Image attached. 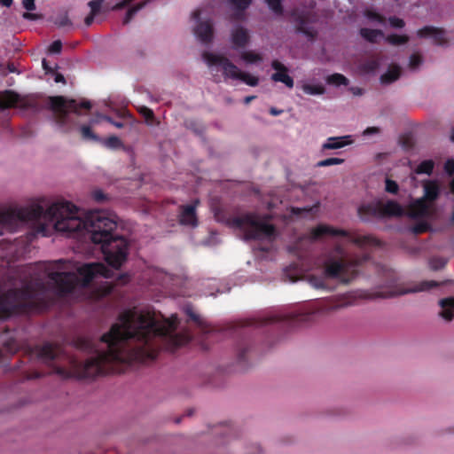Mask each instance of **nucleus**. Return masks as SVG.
<instances>
[{"label": "nucleus", "instance_id": "obj_1", "mask_svg": "<svg viewBox=\"0 0 454 454\" xmlns=\"http://www.w3.org/2000/svg\"><path fill=\"white\" fill-rule=\"evenodd\" d=\"M118 320L100 338L106 346V350H97L83 364L74 362L80 379L90 380L114 372L117 364L154 360L163 344L169 343L172 348H176L192 340L188 333H176L179 324L176 317L160 321L154 312L133 308L121 312Z\"/></svg>", "mask_w": 454, "mask_h": 454}, {"label": "nucleus", "instance_id": "obj_2", "mask_svg": "<svg viewBox=\"0 0 454 454\" xmlns=\"http://www.w3.org/2000/svg\"><path fill=\"white\" fill-rule=\"evenodd\" d=\"M19 222H44L67 237L88 238L100 245L108 265L118 270L127 261L129 242L117 234V217L106 211H93L84 217L78 208L66 200L56 201L46 209L39 203L0 210V226L13 228Z\"/></svg>", "mask_w": 454, "mask_h": 454}, {"label": "nucleus", "instance_id": "obj_3", "mask_svg": "<svg viewBox=\"0 0 454 454\" xmlns=\"http://www.w3.org/2000/svg\"><path fill=\"white\" fill-rule=\"evenodd\" d=\"M64 260L49 262L45 271L48 278L54 284L58 294L64 296L74 291L76 286L85 287L90 285L97 276L109 278L112 271L102 262L85 263L78 268L77 273L59 272L54 270L63 269Z\"/></svg>", "mask_w": 454, "mask_h": 454}, {"label": "nucleus", "instance_id": "obj_4", "mask_svg": "<svg viewBox=\"0 0 454 454\" xmlns=\"http://www.w3.org/2000/svg\"><path fill=\"white\" fill-rule=\"evenodd\" d=\"M44 283H28L20 288H11L0 294V321L15 315L42 310L45 303L41 301L37 289L44 291Z\"/></svg>", "mask_w": 454, "mask_h": 454}, {"label": "nucleus", "instance_id": "obj_5", "mask_svg": "<svg viewBox=\"0 0 454 454\" xmlns=\"http://www.w3.org/2000/svg\"><path fill=\"white\" fill-rule=\"evenodd\" d=\"M346 306H348V303L340 298L325 300L319 301L309 310L294 314L274 315L262 318H254L248 320L247 322V325L261 327L274 323L283 322L288 326L293 327L299 324L309 322L316 316L329 314Z\"/></svg>", "mask_w": 454, "mask_h": 454}, {"label": "nucleus", "instance_id": "obj_6", "mask_svg": "<svg viewBox=\"0 0 454 454\" xmlns=\"http://www.w3.org/2000/svg\"><path fill=\"white\" fill-rule=\"evenodd\" d=\"M227 224L243 231L246 240L273 241L277 236L276 227L260 219L254 213H246L228 219Z\"/></svg>", "mask_w": 454, "mask_h": 454}, {"label": "nucleus", "instance_id": "obj_7", "mask_svg": "<svg viewBox=\"0 0 454 454\" xmlns=\"http://www.w3.org/2000/svg\"><path fill=\"white\" fill-rule=\"evenodd\" d=\"M333 256L325 262V274L332 278H338L341 282L348 283L358 274V267L367 257L351 260L348 257L345 249L337 245L333 251Z\"/></svg>", "mask_w": 454, "mask_h": 454}, {"label": "nucleus", "instance_id": "obj_8", "mask_svg": "<svg viewBox=\"0 0 454 454\" xmlns=\"http://www.w3.org/2000/svg\"><path fill=\"white\" fill-rule=\"evenodd\" d=\"M208 67H220L225 78L240 80L246 84L254 87L258 85L259 79L248 73L240 71L226 57L205 51L202 55Z\"/></svg>", "mask_w": 454, "mask_h": 454}, {"label": "nucleus", "instance_id": "obj_9", "mask_svg": "<svg viewBox=\"0 0 454 454\" xmlns=\"http://www.w3.org/2000/svg\"><path fill=\"white\" fill-rule=\"evenodd\" d=\"M49 107L53 112L56 122L60 127H65L69 121V112L80 114V109L90 110L91 103L88 100H82L77 103L74 99H66L63 96H53L48 98Z\"/></svg>", "mask_w": 454, "mask_h": 454}, {"label": "nucleus", "instance_id": "obj_10", "mask_svg": "<svg viewBox=\"0 0 454 454\" xmlns=\"http://www.w3.org/2000/svg\"><path fill=\"white\" fill-rule=\"evenodd\" d=\"M358 215L363 221L372 217H401L405 215L403 207L395 200L372 202L359 207Z\"/></svg>", "mask_w": 454, "mask_h": 454}, {"label": "nucleus", "instance_id": "obj_11", "mask_svg": "<svg viewBox=\"0 0 454 454\" xmlns=\"http://www.w3.org/2000/svg\"><path fill=\"white\" fill-rule=\"evenodd\" d=\"M311 239L314 240L319 239L325 236H341L346 237L348 240L358 246L359 247H365L368 246H379L380 241L370 235H352L348 231L341 229L334 228L327 224H318L313 228L310 232Z\"/></svg>", "mask_w": 454, "mask_h": 454}, {"label": "nucleus", "instance_id": "obj_12", "mask_svg": "<svg viewBox=\"0 0 454 454\" xmlns=\"http://www.w3.org/2000/svg\"><path fill=\"white\" fill-rule=\"evenodd\" d=\"M20 106L23 109L39 110L40 106L36 99L33 98H21L12 90H5L0 93V107L3 109Z\"/></svg>", "mask_w": 454, "mask_h": 454}, {"label": "nucleus", "instance_id": "obj_13", "mask_svg": "<svg viewBox=\"0 0 454 454\" xmlns=\"http://www.w3.org/2000/svg\"><path fill=\"white\" fill-rule=\"evenodd\" d=\"M61 353L59 346L52 343H45L43 346L30 348L27 351L29 358L36 357L45 364L52 363Z\"/></svg>", "mask_w": 454, "mask_h": 454}, {"label": "nucleus", "instance_id": "obj_14", "mask_svg": "<svg viewBox=\"0 0 454 454\" xmlns=\"http://www.w3.org/2000/svg\"><path fill=\"white\" fill-rule=\"evenodd\" d=\"M292 19L295 25L296 33L303 34L309 41H314L317 38V31L308 27L309 23L313 22L309 12H293Z\"/></svg>", "mask_w": 454, "mask_h": 454}, {"label": "nucleus", "instance_id": "obj_15", "mask_svg": "<svg viewBox=\"0 0 454 454\" xmlns=\"http://www.w3.org/2000/svg\"><path fill=\"white\" fill-rule=\"evenodd\" d=\"M271 67L276 71L270 76L275 82H282L287 88L292 89L294 85V79L288 74V68L278 59L271 62Z\"/></svg>", "mask_w": 454, "mask_h": 454}, {"label": "nucleus", "instance_id": "obj_16", "mask_svg": "<svg viewBox=\"0 0 454 454\" xmlns=\"http://www.w3.org/2000/svg\"><path fill=\"white\" fill-rule=\"evenodd\" d=\"M418 36L421 38L432 37L437 45H445L448 42L445 37V31L432 26H426L418 30Z\"/></svg>", "mask_w": 454, "mask_h": 454}, {"label": "nucleus", "instance_id": "obj_17", "mask_svg": "<svg viewBox=\"0 0 454 454\" xmlns=\"http://www.w3.org/2000/svg\"><path fill=\"white\" fill-rule=\"evenodd\" d=\"M199 200H195L193 204L183 205L180 207L179 221L183 225L196 226L198 223L196 216V206Z\"/></svg>", "mask_w": 454, "mask_h": 454}, {"label": "nucleus", "instance_id": "obj_18", "mask_svg": "<svg viewBox=\"0 0 454 454\" xmlns=\"http://www.w3.org/2000/svg\"><path fill=\"white\" fill-rule=\"evenodd\" d=\"M430 214V205L423 198H419L409 206V216L411 218L425 217Z\"/></svg>", "mask_w": 454, "mask_h": 454}, {"label": "nucleus", "instance_id": "obj_19", "mask_svg": "<svg viewBox=\"0 0 454 454\" xmlns=\"http://www.w3.org/2000/svg\"><path fill=\"white\" fill-rule=\"evenodd\" d=\"M194 34L201 43H211L214 35L213 24L210 20L199 22L194 28Z\"/></svg>", "mask_w": 454, "mask_h": 454}, {"label": "nucleus", "instance_id": "obj_20", "mask_svg": "<svg viewBox=\"0 0 454 454\" xmlns=\"http://www.w3.org/2000/svg\"><path fill=\"white\" fill-rule=\"evenodd\" d=\"M424 196L422 197L428 203L434 202L440 196L441 189L435 180H427L423 183Z\"/></svg>", "mask_w": 454, "mask_h": 454}, {"label": "nucleus", "instance_id": "obj_21", "mask_svg": "<svg viewBox=\"0 0 454 454\" xmlns=\"http://www.w3.org/2000/svg\"><path fill=\"white\" fill-rule=\"evenodd\" d=\"M231 42L235 48H243L249 42V35L243 27H236L231 33Z\"/></svg>", "mask_w": 454, "mask_h": 454}, {"label": "nucleus", "instance_id": "obj_22", "mask_svg": "<svg viewBox=\"0 0 454 454\" xmlns=\"http://www.w3.org/2000/svg\"><path fill=\"white\" fill-rule=\"evenodd\" d=\"M441 311L439 315L446 321H451L454 317V297H448L439 301Z\"/></svg>", "mask_w": 454, "mask_h": 454}, {"label": "nucleus", "instance_id": "obj_23", "mask_svg": "<svg viewBox=\"0 0 454 454\" xmlns=\"http://www.w3.org/2000/svg\"><path fill=\"white\" fill-rule=\"evenodd\" d=\"M401 76V68L397 65H391L387 71L380 76V82L382 84H390Z\"/></svg>", "mask_w": 454, "mask_h": 454}, {"label": "nucleus", "instance_id": "obj_24", "mask_svg": "<svg viewBox=\"0 0 454 454\" xmlns=\"http://www.w3.org/2000/svg\"><path fill=\"white\" fill-rule=\"evenodd\" d=\"M349 137H329L323 145V150H335L340 149L349 144Z\"/></svg>", "mask_w": 454, "mask_h": 454}, {"label": "nucleus", "instance_id": "obj_25", "mask_svg": "<svg viewBox=\"0 0 454 454\" xmlns=\"http://www.w3.org/2000/svg\"><path fill=\"white\" fill-rule=\"evenodd\" d=\"M236 10L233 14L234 20H240L243 18L244 11L247 10L252 3V0H227Z\"/></svg>", "mask_w": 454, "mask_h": 454}, {"label": "nucleus", "instance_id": "obj_26", "mask_svg": "<svg viewBox=\"0 0 454 454\" xmlns=\"http://www.w3.org/2000/svg\"><path fill=\"white\" fill-rule=\"evenodd\" d=\"M360 35L366 40L367 42L371 43H377L378 37L384 36V33L380 29H372V28H367L363 27L359 31Z\"/></svg>", "mask_w": 454, "mask_h": 454}, {"label": "nucleus", "instance_id": "obj_27", "mask_svg": "<svg viewBox=\"0 0 454 454\" xmlns=\"http://www.w3.org/2000/svg\"><path fill=\"white\" fill-rule=\"evenodd\" d=\"M185 313L189 317L190 320H192L199 328L202 331H207V322L200 317V316L193 311V309L190 307L185 309Z\"/></svg>", "mask_w": 454, "mask_h": 454}, {"label": "nucleus", "instance_id": "obj_28", "mask_svg": "<svg viewBox=\"0 0 454 454\" xmlns=\"http://www.w3.org/2000/svg\"><path fill=\"white\" fill-rule=\"evenodd\" d=\"M150 0H145L141 3H138L133 6H131L126 12V15L123 19V24L124 25H127L128 23H129L131 21V20L134 18V16L140 11L142 10L148 3H149Z\"/></svg>", "mask_w": 454, "mask_h": 454}, {"label": "nucleus", "instance_id": "obj_29", "mask_svg": "<svg viewBox=\"0 0 454 454\" xmlns=\"http://www.w3.org/2000/svg\"><path fill=\"white\" fill-rule=\"evenodd\" d=\"M434 168V162L432 160L421 161L416 168L415 173L418 175L426 174L430 176Z\"/></svg>", "mask_w": 454, "mask_h": 454}, {"label": "nucleus", "instance_id": "obj_30", "mask_svg": "<svg viewBox=\"0 0 454 454\" xmlns=\"http://www.w3.org/2000/svg\"><path fill=\"white\" fill-rule=\"evenodd\" d=\"M380 67V60L375 58H372L364 61L361 65V70L365 74L374 73Z\"/></svg>", "mask_w": 454, "mask_h": 454}, {"label": "nucleus", "instance_id": "obj_31", "mask_svg": "<svg viewBox=\"0 0 454 454\" xmlns=\"http://www.w3.org/2000/svg\"><path fill=\"white\" fill-rule=\"evenodd\" d=\"M386 41L392 45H403L409 42V36L405 35H388L386 37Z\"/></svg>", "mask_w": 454, "mask_h": 454}, {"label": "nucleus", "instance_id": "obj_32", "mask_svg": "<svg viewBox=\"0 0 454 454\" xmlns=\"http://www.w3.org/2000/svg\"><path fill=\"white\" fill-rule=\"evenodd\" d=\"M81 135H82V137L84 139V140H91V141H95V142H99L101 141V139L99 138L98 136H97L90 129V126H87V125H82L81 127Z\"/></svg>", "mask_w": 454, "mask_h": 454}, {"label": "nucleus", "instance_id": "obj_33", "mask_svg": "<svg viewBox=\"0 0 454 454\" xmlns=\"http://www.w3.org/2000/svg\"><path fill=\"white\" fill-rule=\"evenodd\" d=\"M327 82L330 84L337 85V86H340V85L346 86L348 84V79L341 74H333L327 77Z\"/></svg>", "mask_w": 454, "mask_h": 454}, {"label": "nucleus", "instance_id": "obj_34", "mask_svg": "<svg viewBox=\"0 0 454 454\" xmlns=\"http://www.w3.org/2000/svg\"><path fill=\"white\" fill-rule=\"evenodd\" d=\"M302 90L304 93L309 95H322L325 93V87L322 85H311V84H304L302 85Z\"/></svg>", "mask_w": 454, "mask_h": 454}, {"label": "nucleus", "instance_id": "obj_35", "mask_svg": "<svg viewBox=\"0 0 454 454\" xmlns=\"http://www.w3.org/2000/svg\"><path fill=\"white\" fill-rule=\"evenodd\" d=\"M439 284L434 280H426L420 282L415 288L411 290V292H424L432 289L433 287L438 286Z\"/></svg>", "mask_w": 454, "mask_h": 454}, {"label": "nucleus", "instance_id": "obj_36", "mask_svg": "<svg viewBox=\"0 0 454 454\" xmlns=\"http://www.w3.org/2000/svg\"><path fill=\"white\" fill-rule=\"evenodd\" d=\"M448 260L444 257L434 256L429 261V264L432 270H438L442 269L447 264Z\"/></svg>", "mask_w": 454, "mask_h": 454}, {"label": "nucleus", "instance_id": "obj_37", "mask_svg": "<svg viewBox=\"0 0 454 454\" xmlns=\"http://www.w3.org/2000/svg\"><path fill=\"white\" fill-rule=\"evenodd\" d=\"M241 59L247 63H255L262 59V56L252 51H244L241 54Z\"/></svg>", "mask_w": 454, "mask_h": 454}, {"label": "nucleus", "instance_id": "obj_38", "mask_svg": "<svg viewBox=\"0 0 454 454\" xmlns=\"http://www.w3.org/2000/svg\"><path fill=\"white\" fill-rule=\"evenodd\" d=\"M103 144L111 149H118L122 146L121 140L116 136H111L103 141Z\"/></svg>", "mask_w": 454, "mask_h": 454}, {"label": "nucleus", "instance_id": "obj_39", "mask_svg": "<svg viewBox=\"0 0 454 454\" xmlns=\"http://www.w3.org/2000/svg\"><path fill=\"white\" fill-rule=\"evenodd\" d=\"M53 22L59 27H64L71 26L72 25V22L69 20V18H68L67 13H62V14L57 15L53 19Z\"/></svg>", "mask_w": 454, "mask_h": 454}, {"label": "nucleus", "instance_id": "obj_40", "mask_svg": "<svg viewBox=\"0 0 454 454\" xmlns=\"http://www.w3.org/2000/svg\"><path fill=\"white\" fill-rule=\"evenodd\" d=\"M283 0H265L266 4H268L269 8L275 12L276 14L281 15L283 13V5H282Z\"/></svg>", "mask_w": 454, "mask_h": 454}, {"label": "nucleus", "instance_id": "obj_41", "mask_svg": "<svg viewBox=\"0 0 454 454\" xmlns=\"http://www.w3.org/2000/svg\"><path fill=\"white\" fill-rule=\"evenodd\" d=\"M139 114H142L147 124L152 125L154 121L153 111L146 106H141L139 108Z\"/></svg>", "mask_w": 454, "mask_h": 454}, {"label": "nucleus", "instance_id": "obj_42", "mask_svg": "<svg viewBox=\"0 0 454 454\" xmlns=\"http://www.w3.org/2000/svg\"><path fill=\"white\" fill-rule=\"evenodd\" d=\"M385 184V190L387 192L391 194H396L398 192L399 185L395 181L386 178Z\"/></svg>", "mask_w": 454, "mask_h": 454}, {"label": "nucleus", "instance_id": "obj_43", "mask_svg": "<svg viewBox=\"0 0 454 454\" xmlns=\"http://www.w3.org/2000/svg\"><path fill=\"white\" fill-rule=\"evenodd\" d=\"M344 162L343 159L340 158H327L317 162V167H328L332 165H338Z\"/></svg>", "mask_w": 454, "mask_h": 454}, {"label": "nucleus", "instance_id": "obj_44", "mask_svg": "<svg viewBox=\"0 0 454 454\" xmlns=\"http://www.w3.org/2000/svg\"><path fill=\"white\" fill-rule=\"evenodd\" d=\"M104 0H91L89 2L88 5L90 8V13L94 15H98L102 8Z\"/></svg>", "mask_w": 454, "mask_h": 454}, {"label": "nucleus", "instance_id": "obj_45", "mask_svg": "<svg viewBox=\"0 0 454 454\" xmlns=\"http://www.w3.org/2000/svg\"><path fill=\"white\" fill-rule=\"evenodd\" d=\"M422 63V57L418 53H413L410 57L409 67L411 69L418 68Z\"/></svg>", "mask_w": 454, "mask_h": 454}, {"label": "nucleus", "instance_id": "obj_46", "mask_svg": "<svg viewBox=\"0 0 454 454\" xmlns=\"http://www.w3.org/2000/svg\"><path fill=\"white\" fill-rule=\"evenodd\" d=\"M429 228H430V226L427 223L420 222V223H416L412 227V232L414 234H421V233L427 231L429 230Z\"/></svg>", "mask_w": 454, "mask_h": 454}, {"label": "nucleus", "instance_id": "obj_47", "mask_svg": "<svg viewBox=\"0 0 454 454\" xmlns=\"http://www.w3.org/2000/svg\"><path fill=\"white\" fill-rule=\"evenodd\" d=\"M249 350L247 344H240L238 348V360L239 363L246 361V354Z\"/></svg>", "mask_w": 454, "mask_h": 454}, {"label": "nucleus", "instance_id": "obj_48", "mask_svg": "<svg viewBox=\"0 0 454 454\" xmlns=\"http://www.w3.org/2000/svg\"><path fill=\"white\" fill-rule=\"evenodd\" d=\"M309 284L317 288V289H319V288H325V282L324 280L319 278V277H316V276H311L309 278Z\"/></svg>", "mask_w": 454, "mask_h": 454}, {"label": "nucleus", "instance_id": "obj_49", "mask_svg": "<svg viewBox=\"0 0 454 454\" xmlns=\"http://www.w3.org/2000/svg\"><path fill=\"white\" fill-rule=\"evenodd\" d=\"M388 22L391 27H395V28H403L405 25L403 20H402L398 17H395V16L389 17Z\"/></svg>", "mask_w": 454, "mask_h": 454}, {"label": "nucleus", "instance_id": "obj_50", "mask_svg": "<svg viewBox=\"0 0 454 454\" xmlns=\"http://www.w3.org/2000/svg\"><path fill=\"white\" fill-rule=\"evenodd\" d=\"M62 50V43L60 40L54 41L49 47V52L52 54L60 53Z\"/></svg>", "mask_w": 454, "mask_h": 454}, {"label": "nucleus", "instance_id": "obj_51", "mask_svg": "<svg viewBox=\"0 0 454 454\" xmlns=\"http://www.w3.org/2000/svg\"><path fill=\"white\" fill-rule=\"evenodd\" d=\"M91 197L97 202H103L106 200V195L101 190L93 191Z\"/></svg>", "mask_w": 454, "mask_h": 454}, {"label": "nucleus", "instance_id": "obj_52", "mask_svg": "<svg viewBox=\"0 0 454 454\" xmlns=\"http://www.w3.org/2000/svg\"><path fill=\"white\" fill-rule=\"evenodd\" d=\"M135 0H121L111 7L113 11H118L128 7Z\"/></svg>", "mask_w": 454, "mask_h": 454}, {"label": "nucleus", "instance_id": "obj_53", "mask_svg": "<svg viewBox=\"0 0 454 454\" xmlns=\"http://www.w3.org/2000/svg\"><path fill=\"white\" fill-rule=\"evenodd\" d=\"M444 169L447 174L450 176H454V160L449 159L444 164Z\"/></svg>", "mask_w": 454, "mask_h": 454}, {"label": "nucleus", "instance_id": "obj_54", "mask_svg": "<svg viewBox=\"0 0 454 454\" xmlns=\"http://www.w3.org/2000/svg\"><path fill=\"white\" fill-rule=\"evenodd\" d=\"M367 17L371 20H376L380 23H384L385 22V18L380 15V13H377L375 12H369L367 13Z\"/></svg>", "mask_w": 454, "mask_h": 454}, {"label": "nucleus", "instance_id": "obj_55", "mask_svg": "<svg viewBox=\"0 0 454 454\" xmlns=\"http://www.w3.org/2000/svg\"><path fill=\"white\" fill-rule=\"evenodd\" d=\"M54 372H55V373H57L58 375H59L63 378H68V377H70V374H71L67 370H66L63 367H59V366L55 367Z\"/></svg>", "mask_w": 454, "mask_h": 454}, {"label": "nucleus", "instance_id": "obj_56", "mask_svg": "<svg viewBox=\"0 0 454 454\" xmlns=\"http://www.w3.org/2000/svg\"><path fill=\"white\" fill-rule=\"evenodd\" d=\"M22 4L27 11H34L35 9V0H23Z\"/></svg>", "mask_w": 454, "mask_h": 454}, {"label": "nucleus", "instance_id": "obj_57", "mask_svg": "<svg viewBox=\"0 0 454 454\" xmlns=\"http://www.w3.org/2000/svg\"><path fill=\"white\" fill-rule=\"evenodd\" d=\"M23 18L29 20H35L39 18V15L27 12L23 13Z\"/></svg>", "mask_w": 454, "mask_h": 454}, {"label": "nucleus", "instance_id": "obj_58", "mask_svg": "<svg viewBox=\"0 0 454 454\" xmlns=\"http://www.w3.org/2000/svg\"><path fill=\"white\" fill-rule=\"evenodd\" d=\"M380 132V129L377 128V127H370V128H367L364 131V135H370V134H376V133H379Z\"/></svg>", "mask_w": 454, "mask_h": 454}, {"label": "nucleus", "instance_id": "obj_59", "mask_svg": "<svg viewBox=\"0 0 454 454\" xmlns=\"http://www.w3.org/2000/svg\"><path fill=\"white\" fill-rule=\"evenodd\" d=\"M96 15L90 13L84 20V23L87 27H90Z\"/></svg>", "mask_w": 454, "mask_h": 454}, {"label": "nucleus", "instance_id": "obj_60", "mask_svg": "<svg viewBox=\"0 0 454 454\" xmlns=\"http://www.w3.org/2000/svg\"><path fill=\"white\" fill-rule=\"evenodd\" d=\"M54 81L56 82H63V83L66 82V80H65V77L63 76V74H59V73L55 74Z\"/></svg>", "mask_w": 454, "mask_h": 454}, {"label": "nucleus", "instance_id": "obj_61", "mask_svg": "<svg viewBox=\"0 0 454 454\" xmlns=\"http://www.w3.org/2000/svg\"><path fill=\"white\" fill-rule=\"evenodd\" d=\"M283 113V110L277 109L275 107H271L270 109V114L273 116H278Z\"/></svg>", "mask_w": 454, "mask_h": 454}, {"label": "nucleus", "instance_id": "obj_62", "mask_svg": "<svg viewBox=\"0 0 454 454\" xmlns=\"http://www.w3.org/2000/svg\"><path fill=\"white\" fill-rule=\"evenodd\" d=\"M40 377H41V374L39 372H35L27 374L26 378L27 380H33V379H38Z\"/></svg>", "mask_w": 454, "mask_h": 454}, {"label": "nucleus", "instance_id": "obj_63", "mask_svg": "<svg viewBox=\"0 0 454 454\" xmlns=\"http://www.w3.org/2000/svg\"><path fill=\"white\" fill-rule=\"evenodd\" d=\"M255 98H256V96H254V95H252V96H247V97H246V98H244L243 102H244V104L248 105V104H249L250 102H252Z\"/></svg>", "mask_w": 454, "mask_h": 454}, {"label": "nucleus", "instance_id": "obj_64", "mask_svg": "<svg viewBox=\"0 0 454 454\" xmlns=\"http://www.w3.org/2000/svg\"><path fill=\"white\" fill-rule=\"evenodd\" d=\"M0 4L4 6L9 7L12 4V0H0Z\"/></svg>", "mask_w": 454, "mask_h": 454}]
</instances>
